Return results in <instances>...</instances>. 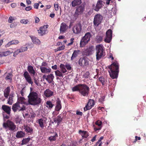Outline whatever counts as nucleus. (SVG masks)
<instances>
[{"instance_id": "1", "label": "nucleus", "mask_w": 146, "mask_h": 146, "mask_svg": "<svg viewBox=\"0 0 146 146\" xmlns=\"http://www.w3.org/2000/svg\"><path fill=\"white\" fill-rule=\"evenodd\" d=\"M119 68V64L117 62L113 63L109 67L110 70L108 71L110 76L112 79L117 77Z\"/></svg>"}, {"instance_id": "2", "label": "nucleus", "mask_w": 146, "mask_h": 146, "mask_svg": "<svg viewBox=\"0 0 146 146\" xmlns=\"http://www.w3.org/2000/svg\"><path fill=\"white\" fill-rule=\"evenodd\" d=\"M28 102L31 105H37L40 103L41 99L38 96L37 93L33 92L28 96Z\"/></svg>"}, {"instance_id": "3", "label": "nucleus", "mask_w": 146, "mask_h": 146, "mask_svg": "<svg viewBox=\"0 0 146 146\" xmlns=\"http://www.w3.org/2000/svg\"><path fill=\"white\" fill-rule=\"evenodd\" d=\"M96 60H99L105 56L104 48L102 45L100 44L96 45Z\"/></svg>"}, {"instance_id": "4", "label": "nucleus", "mask_w": 146, "mask_h": 146, "mask_svg": "<svg viewBox=\"0 0 146 146\" xmlns=\"http://www.w3.org/2000/svg\"><path fill=\"white\" fill-rule=\"evenodd\" d=\"M92 35L90 32H88L85 34V35L81 39L80 42V47H83L90 40Z\"/></svg>"}, {"instance_id": "5", "label": "nucleus", "mask_w": 146, "mask_h": 146, "mask_svg": "<svg viewBox=\"0 0 146 146\" xmlns=\"http://www.w3.org/2000/svg\"><path fill=\"white\" fill-rule=\"evenodd\" d=\"M85 7L84 5L83 4L76 7L75 13L73 15L75 19H76L79 15H81L83 13Z\"/></svg>"}, {"instance_id": "6", "label": "nucleus", "mask_w": 146, "mask_h": 146, "mask_svg": "<svg viewBox=\"0 0 146 146\" xmlns=\"http://www.w3.org/2000/svg\"><path fill=\"white\" fill-rule=\"evenodd\" d=\"M89 90V88L85 85H81L80 87L79 92L81 95L83 96H87Z\"/></svg>"}, {"instance_id": "7", "label": "nucleus", "mask_w": 146, "mask_h": 146, "mask_svg": "<svg viewBox=\"0 0 146 146\" xmlns=\"http://www.w3.org/2000/svg\"><path fill=\"white\" fill-rule=\"evenodd\" d=\"M3 126L4 128L7 127L9 128V129L11 131H14L16 128V126L11 121L8 120L6 123L4 122L3 124Z\"/></svg>"}, {"instance_id": "8", "label": "nucleus", "mask_w": 146, "mask_h": 146, "mask_svg": "<svg viewBox=\"0 0 146 146\" xmlns=\"http://www.w3.org/2000/svg\"><path fill=\"white\" fill-rule=\"evenodd\" d=\"M103 19V17L100 14H97L94 17L93 23L94 25L96 26L101 23Z\"/></svg>"}, {"instance_id": "9", "label": "nucleus", "mask_w": 146, "mask_h": 146, "mask_svg": "<svg viewBox=\"0 0 146 146\" xmlns=\"http://www.w3.org/2000/svg\"><path fill=\"white\" fill-rule=\"evenodd\" d=\"M12 109L14 112H15L17 110L19 111H23L25 110V107L24 105H21L20 104L17 102L13 105Z\"/></svg>"}, {"instance_id": "10", "label": "nucleus", "mask_w": 146, "mask_h": 146, "mask_svg": "<svg viewBox=\"0 0 146 146\" xmlns=\"http://www.w3.org/2000/svg\"><path fill=\"white\" fill-rule=\"evenodd\" d=\"M112 34L111 30L109 29L108 30L106 33V36L104 39L105 42L109 43L112 38Z\"/></svg>"}, {"instance_id": "11", "label": "nucleus", "mask_w": 146, "mask_h": 146, "mask_svg": "<svg viewBox=\"0 0 146 146\" xmlns=\"http://www.w3.org/2000/svg\"><path fill=\"white\" fill-rule=\"evenodd\" d=\"M47 28L48 26L46 25L40 27L39 29L38 30V34L41 36H43L46 34L48 33Z\"/></svg>"}, {"instance_id": "12", "label": "nucleus", "mask_w": 146, "mask_h": 146, "mask_svg": "<svg viewBox=\"0 0 146 146\" xmlns=\"http://www.w3.org/2000/svg\"><path fill=\"white\" fill-rule=\"evenodd\" d=\"M82 30L81 25L77 24L75 25L73 27L72 31L73 33L75 34H78L80 33Z\"/></svg>"}, {"instance_id": "13", "label": "nucleus", "mask_w": 146, "mask_h": 146, "mask_svg": "<svg viewBox=\"0 0 146 146\" xmlns=\"http://www.w3.org/2000/svg\"><path fill=\"white\" fill-rule=\"evenodd\" d=\"M89 59L85 57L80 58L79 61V65L82 66H86L88 64Z\"/></svg>"}, {"instance_id": "14", "label": "nucleus", "mask_w": 146, "mask_h": 146, "mask_svg": "<svg viewBox=\"0 0 146 146\" xmlns=\"http://www.w3.org/2000/svg\"><path fill=\"white\" fill-rule=\"evenodd\" d=\"M94 105V100L92 99L89 100L86 106L84 108V111H85L91 109Z\"/></svg>"}, {"instance_id": "15", "label": "nucleus", "mask_w": 146, "mask_h": 146, "mask_svg": "<svg viewBox=\"0 0 146 146\" xmlns=\"http://www.w3.org/2000/svg\"><path fill=\"white\" fill-rule=\"evenodd\" d=\"M42 78L43 79L46 80L49 83H51L53 81L54 76L53 74H50L47 75H43Z\"/></svg>"}, {"instance_id": "16", "label": "nucleus", "mask_w": 146, "mask_h": 146, "mask_svg": "<svg viewBox=\"0 0 146 146\" xmlns=\"http://www.w3.org/2000/svg\"><path fill=\"white\" fill-rule=\"evenodd\" d=\"M23 76L27 82L29 84H31L32 85L33 82L31 78L29 73L27 71H25L24 72Z\"/></svg>"}, {"instance_id": "17", "label": "nucleus", "mask_w": 146, "mask_h": 146, "mask_svg": "<svg viewBox=\"0 0 146 146\" xmlns=\"http://www.w3.org/2000/svg\"><path fill=\"white\" fill-rule=\"evenodd\" d=\"M67 25L64 23H62L60 24V33L63 34L65 33L68 29Z\"/></svg>"}, {"instance_id": "18", "label": "nucleus", "mask_w": 146, "mask_h": 146, "mask_svg": "<svg viewBox=\"0 0 146 146\" xmlns=\"http://www.w3.org/2000/svg\"><path fill=\"white\" fill-rule=\"evenodd\" d=\"M19 104L21 105L23 104H27L28 102L25 98L23 97H18L17 102Z\"/></svg>"}, {"instance_id": "19", "label": "nucleus", "mask_w": 146, "mask_h": 146, "mask_svg": "<svg viewBox=\"0 0 146 146\" xmlns=\"http://www.w3.org/2000/svg\"><path fill=\"white\" fill-rule=\"evenodd\" d=\"M30 37L34 44L37 45H39L40 44L41 42L37 38L33 36H30Z\"/></svg>"}, {"instance_id": "20", "label": "nucleus", "mask_w": 146, "mask_h": 146, "mask_svg": "<svg viewBox=\"0 0 146 146\" xmlns=\"http://www.w3.org/2000/svg\"><path fill=\"white\" fill-rule=\"evenodd\" d=\"M40 69L41 72L43 73H49L51 70L50 68H47L45 67L40 66Z\"/></svg>"}, {"instance_id": "21", "label": "nucleus", "mask_w": 146, "mask_h": 146, "mask_svg": "<svg viewBox=\"0 0 146 146\" xmlns=\"http://www.w3.org/2000/svg\"><path fill=\"white\" fill-rule=\"evenodd\" d=\"M44 95L46 97H51L53 96V92L50 90L47 89L44 91Z\"/></svg>"}, {"instance_id": "22", "label": "nucleus", "mask_w": 146, "mask_h": 146, "mask_svg": "<svg viewBox=\"0 0 146 146\" xmlns=\"http://www.w3.org/2000/svg\"><path fill=\"white\" fill-rule=\"evenodd\" d=\"M102 122L100 120H98L96 122V125H98V127L97 128L95 126H94V130L95 131L100 130L101 129L102 127Z\"/></svg>"}, {"instance_id": "23", "label": "nucleus", "mask_w": 146, "mask_h": 146, "mask_svg": "<svg viewBox=\"0 0 146 146\" xmlns=\"http://www.w3.org/2000/svg\"><path fill=\"white\" fill-rule=\"evenodd\" d=\"M2 109L7 114L9 115L11 111L10 107L7 105H3L2 106Z\"/></svg>"}, {"instance_id": "24", "label": "nucleus", "mask_w": 146, "mask_h": 146, "mask_svg": "<svg viewBox=\"0 0 146 146\" xmlns=\"http://www.w3.org/2000/svg\"><path fill=\"white\" fill-rule=\"evenodd\" d=\"M102 1L99 0L98 1L96 6L94 8V9L95 11H98L99 9L102 7Z\"/></svg>"}, {"instance_id": "25", "label": "nucleus", "mask_w": 146, "mask_h": 146, "mask_svg": "<svg viewBox=\"0 0 146 146\" xmlns=\"http://www.w3.org/2000/svg\"><path fill=\"white\" fill-rule=\"evenodd\" d=\"M94 51L93 46H91L87 49L85 52L87 56H89L92 54Z\"/></svg>"}, {"instance_id": "26", "label": "nucleus", "mask_w": 146, "mask_h": 146, "mask_svg": "<svg viewBox=\"0 0 146 146\" xmlns=\"http://www.w3.org/2000/svg\"><path fill=\"white\" fill-rule=\"evenodd\" d=\"M82 3L81 0H74L71 3L72 6L73 7L79 5Z\"/></svg>"}, {"instance_id": "27", "label": "nucleus", "mask_w": 146, "mask_h": 146, "mask_svg": "<svg viewBox=\"0 0 146 146\" xmlns=\"http://www.w3.org/2000/svg\"><path fill=\"white\" fill-rule=\"evenodd\" d=\"M10 88L9 86L7 87L4 91V97L7 98L10 92Z\"/></svg>"}, {"instance_id": "28", "label": "nucleus", "mask_w": 146, "mask_h": 146, "mask_svg": "<svg viewBox=\"0 0 146 146\" xmlns=\"http://www.w3.org/2000/svg\"><path fill=\"white\" fill-rule=\"evenodd\" d=\"M79 134L83 138H87L88 136V133L86 131L80 130L79 131Z\"/></svg>"}, {"instance_id": "29", "label": "nucleus", "mask_w": 146, "mask_h": 146, "mask_svg": "<svg viewBox=\"0 0 146 146\" xmlns=\"http://www.w3.org/2000/svg\"><path fill=\"white\" fill-rule=\"evenodd\" d=\"M27 70L30 74L33 75H35L36 72L33 66L31 65L28 66Z\"/></svg>"}, {"instance_id": "30", "label": "nucleus", "mask_w": 146, "mask_h": 146, "mask_svg": "<svg viewBox=\"0 0 146 146\" xmlns=\"http://www.w3.org/2000/svg\"><path fill=\"white\" fill-rule=\"evenodd\" d=\"M80 52L79 50H74L71 57V60H73L78 55L79 52Z\"/></svg>"}, {"instance_id": "31", "label": "nucleus", "mask_w": 146, "mask_h": 146, "mask_svg": "<svg viewBox=\"0 0 146 146\" xmlns=\"http://www.w3.org/2000/svg\"><path fill=\"white\" fill-rule=\"evenodd\" d=\"M62 118L59 115L54 119V122L57 123V125H58L62 120Z\"/></svg>"}, {"instance_id": "32", "label": "nucleus", "mask_w": 146, "mask_h": 146, "mask_svg": "<svg viewBox=\"0 0 146 146\" xmlns=\"http://www.w3.org/2000/svg\"><path fill=\"white\" fill-rule=\"evenodd\" d=\"M25 135V133L21 131H18L16 133V137L17 138H19L24 137Z\"/></svg>"}, {"instance_id": "33", "label": "nucleus", "mask_w": 146, "mask_h": 146, "mask_svg": "<svg viewBox=\"0 0 146 146\" xmlns=\"http://www.w3.org/2000/svg\"><path fill=\"white\" fill-rule=\"evenodd\" d=\"M13 93H11L9 95V97L8 102V103L9 105H11L13 103Z\"/></svg>"}, {"instance_id": "34", "label": "nucleus", "mask_w": 146, "mask_h": 146, "mask_svg": "<svg viewBox=\"0 0 146 146\" xmlns=\"http://www.w3.org/2000/svg\"><path fill=\"white\" fill-rule=\"evenodd\" d=\"M60 71L62 72L63 74H64L67 72L65 67L64 65L63 64H61L60 65Z\"/></svg>"}, {"instance_id": "35", "label": "nucleus", "mask_w": 146, "mask_h": 146, "mask_svg": "<svg viewBox=\"0 0 146 146\" xmlns=\"http://www.w3.org/2000/svg\"><path fill=\"white\" fill-rule=\"evenodd\" d=\"M103 36L98 35L96 37L95 40L98 43L101 42L103 39Z\"/></svg>"}, {"instance_id": "36", "label": "nucleus", "mask_w": 146, "mask_h": 146, "mask_svg": "<svg viewBox=\"0 0 146 146\" xmlns=\"http://www.w3.org/2000/svg\"><path fill=\"white\" fill-rule=\"evenodd\" d=\"M44 121L42 119H40L37 120V122L38 123L40 126L42 128H43L44 127Z\"/></svg>"}, {"instance_id": "37", "label": "nucleus", "mask_w": 146, "mask_h": 146, "mask_svg": "<svg viewBox=\"0 0 146 146\" xmlns=\"http://www.w3.org/2000/svg\"><path fill=\"white\" fill-rule=\"evenodd\" d=\"M24 129L26 132L27 133H31L33 131L32 129L29 126L24 125Z\"/></svg>"}, {"instance_id": "38", "label": "nucleus", "mask_w": 146, "mask_h": 146, "mask_svg": "<svg viewBox=\"0 0 146 146\" xmlns=\"http://www.w3.org/2000/svg\"><path fill=\"white\" fill-rule=\"evenodd\" d=\"M55 74L56 76H58L60 77H63L64 74L62 72L59 70H57L55 71Z\"/></svg>"}, {"instance_id": "39", "label": "nucleus", "mask_w": 146, "mask_h": 146, "mask_svg": "<svg viewBox=\"0 0 146 146\" xmlns=\"http://www.w3.org/2000/svg\"><path fill=\"white\" fill-rule=\"evenodd\" d=\"M60 101H58L57 102L55 110L56 111H59L61 108V106L60 104Z\"/></svg>"}, {"instance_id": "40", "label": "nucleus", "mask_w": 146, "mask_h": 146, "mask_svg": "<svg viewBox=\"0 0 146 146\" xmlns=\"http://www.w3.org/2000/svg\"><path fill=\"white\" fill-rule=\"evenodd\" d=\"M46 107L49 109L52 108L54 105L50 101H47L46 102Z\"/></svg>"}, {"instance_id": "41", "label": "nucleus", "mask_w": 146, "mask_h": 146, "mask_svg": "<svg viewBox=\"0 0 146 146\" xmlns=\"http://www.w3.org/2000/svg\"><path fill=\"white\" fill-rule=\"evenodd\" d=\"M82 84H79L76 86H74L72 88V90L73 92H75L76 91H79V90L80 89V86H81Z\"/></svg>"}, {"instance_id": "42", "label": "nucleus", "mask_w": 146, "mask_h": 146, "mask_svg": "<svg viewBox=\"0 0 146 146\" xmlns=\"http://www.w3.org/2000/svg\"><path fill=\"white\" fill-rule=\"evenodd\" d=\"M30 139L31 138L30 137L24 139L22 141L21 145H23L24 144H26L29 141Z\"/></svg>"}, {"instance_id": "43", "label": "nucleus", "mask_w": 146, "mask_h": 146, "mask_svg": "<svg viewBox=\"0 0 146 146\" xmlns=\"http://www.w3.org/2000/svg\"><path fill=\"white\" fill-rule=\"evenodd\" d=\"M58 137V135L56 133L54 136H51L49 137L48 139L50 141H55L56 139V138Z\"/></svg>"}, {"instance_id": "44", "label": "nucleus", "mask_w": 146, "mask_h": 146, "mask_svg": "<svg viewBox=\"0 0 146 146\" xmlns=\"http://www.w3.org/2000/svg\"><path fill=\"white\" fill-rule=\"evenodd\" d=\"M12 75L10 73H8L5 78V80H12Z\"/></svg>"}, {"instance_id": "45", "label": "nucleus", "mask_w": 146, "mask_h": 146, "mask_svg": "<svg viewBox=\"0 0 146 146\" xmlns=\"http://www.w3.org/2000/svg\"><path fill=\"white\" fill-rule=\"evenodd\" d=\"M20 22L21 23L24 24H27L29 22V20L27 19H23L21 20L20 21Z\"/></svg>"}, {"instance_id": "46", "label": "nucleus", "mask_w": 146, "mask_h": 146, "mask_svg": "<svg viewBox=\"0 0 146 146\" xmlns=\"http://www.w3.org/2000/svg\"><path fill=\"white\" fill-rule=\"evenodd\" d=\"M65 46L64 45L58 47L56 50V51L62 50L65 48Z\"/></svg>"}, {"instance_id": "47", "label": "nucleus", "mask_w": 146, "mask_h": 146, "mask_svg": "<svg viewBox=\"0 0 146 146\" xmlns=\"http://www.w3.org/2000/svg\"><path fill=\"white\" fill-rule=\"evenodd\" d=\"M12 44H19V41L17 40H14L11 41Z\"/></svg>"}, {"instance_id": "48", "label": "nucleus", "mask_w": 146, "mask_h": 146, "mask_svg": "<svg viewBox=\"0 0 146 146\" xmlns=\"http://www.w3.org/2000/svg\"><path fill=\"white\" fill-rule=\"evenodd\" d=\"M19 49L21 52H24L26 51L27 50V47H22Z\"/></svg>"}, {"instance_id": "49", "label": "nucleus", "mask_w": 146, "mask_h": 146, "mask_svg": "<svg viewBox=\"0 0 146 146\" xmlns=\"http://www.w3.org/2000/svg\"><path fill=\"white\" fill-rule=\"evenodd\" d=\"M14 20L15 19L14 17H10L8 20V22L10 23H12Z\"/></svg>"}, {"instance_id": "50", "label": "nucleus", "mask_w": 146, "mask_h": 146, "mask_svg": "<svg viewBox=\"0 0 146 146\" xmlns=\"http://www.w3.org/2000/svg\"><path fill=\"white\" fill-rule=\"evenodd\" d=\"M90 73L88 72H87L84 74V77L85 78H88L90 76Z\"/></svg>"}, {"instance_id": "51", "label": "nucleus", "mask_w": 146, "mask_h": 146, "mask_svg": "<svg viewBox=\"0 0 146 146\" xmlns=\"http://www.w3.org/2000/svg\"><path fill=\"white\" fill-rule=\"evenodd\" d=\"M4 56H6L11 54V52L9 51H7L3 52Z\"/></svg>"}, {"instance_id": "52", "label": "nucleus", "mask_w": 146, "mask_h": 146, "mask_svg": "<svg viewBox=\"0 0 146 146\" xmlns=\"http://www.w3.org/2000/svg\"><path fill=\"white\" fill-rule=\"evenodd\" d=\"M74 38H71L70 39V42L68 44H67V46H70L74 42Z\"/></svg>"}, {"instance_id": "53", "label": "nucleus", "mask_w": 146, "mask_h": 146, "mask_svg": "<svg viewBox=\"0 0 146 146\" xmlns=\"http://www.w3.org/2000/svg\"><path fill=\"white\" fill-rule=\"evenodd\" d=\"M21 51H20V49H18L17 50H16L14 52V55H16L18 54L19 53L21 52Z\"/></svg>"}, {"instance_id": "54", "label": "nucleus", "mask_w": 146, "mask_h": 146, "mask_svg": "<svg viewBox=\"0 0 146 146\" xmlns=\"http://www.w3.org/2000/svg\"><path fill=\"white\" fill-rule=\"evenodd\" d=\"M54 6L55 10L56 11H58L59 9V6L58 4L54 3Z\"/></svg>"}, {"instance_id": "55", "label": "nucleus", "mask_w": 146, "mask_h": 146, "mask_svg": "<svg viewBox=\"0 0 146 146\" xmlns=\"http://www.w3.org/2000/svg\"><path fill=\"white\" fill-rule=\"evenodd\" d=\"M65 67L68 70H70L71 69V67L70 65L69 64H66Z\"/></svg>"}, {"instance_id": "56", "label": "nucleus", "mask_w": 146, "mask_h": 146, "mask_svg": "<svg viewBox=\"0 0 146 146\" xmlns=\"http://www.w3.org/2000/svg\"><path fill=\"white\" fill-rule=\"evenodd\" d=\"M99 80L100 82H101L102 84L103 85L104 82V78L102 77H100L99 78Z\"/></svg>"}, {"instance_id": "57", "label": "nucleus", "mask_w": 146, "mask_h": 146, "mask_svg": "<svg viewBox=\"0 0 146 146\" xmlns=\"http://www.w3.org/2000/svg\"><path fill=\"white\" fill-rule=\"evenodd\" d=\"M34 19H35V22L36 23H37L39 22L40 19L38 17H35Z\"/></svg>"}, {"instance_id": "58", "label": "nucleus", "mask_w": 146, "mask_h": 146, "mask_svg": "<svg viewBox=\"0 0 146 146\" xmlns=\"http://www.w3.org/2000/svg\"><path fill=\"white\" fill-rule=\"evenodd\" d=\"M3 2H5L6 3H9L11 2H13V0H1Z\"/></svg>"}, {"instance_id": "59", "label": "nucleus", "mask_w": 146, "mask_h": 146, "mask_svg": "<svg viewBox=\"0 0 146 146\" xmlns=\"http://www.w3.org/2000/svg\"><path fill=\"white\" fill-rule=\"evenodd\" d=\"M34 82L35 83V84L37 86H39V82H38V79H34Z\"/></svg>"}, {"instance_id": "60", "label": "nucleus", "mask_w": 146, "mask_h": 146, "mask_svg": "<svg viewBox=\"0 0 146 146\" xmlns=\"http://www.w3.org/2000/svg\"><path fill=\"white\" fill-rule=\"evenodd\" d=\"M39 5V4L38 3H35L34 5V8L36 9H38V8Z\"/></svg>"}, {"instance_id": "61", "label": "nucleus", "mask_w": 146, "mask_h": 146, "mask_svg": "<svg viewBox=\"0 0 146 146\" xmlns=\"http://www.w3.org/2000/svg\"><path fill=\"white\" fill-rule=\"evenodd\" d=\"M51 68L53 70H56L57 69V66L56 65H55L52 66L51 67Z\"/></svg>"}, {"instance_id": "62", "label": "nucleus", "mask_w": 146, "mask_h": 146, "mask_svg": "<svg viewBox=\"0 0 146 146\" xmlns=\"http://www.w3.org/2000/svg\"><path fill=\"white\" fill-rule=\"evenodd\" d=\"M32 9V7L31 6H28L26 7L25 9L27 11H29Z\"/></svg>"}, {"instance_id": "63", "label": "nucleus", "mask_w": 146, "mask_h": 146, "mask_svg": "<svg viewBox=\"0 0 146 146\" xmlns=\"http://www.w3.org/2000/svg\"><path fill=\"white\" fill-rule=\"evenodd\" d=\"M11 45H12L11 44V43L10 41L7 44L5 45L6 47H8L10 46Z\"/></svg>"}, {"instance_id": "64", "label": "nucleus", "mask_w": 146, "mask_h": 146, "mask_svg": "<svg viewBox=\"0 0 146 146\" xmlns=\"http://www.w3.org/2000/svg\"><path fill=\"white\" fill-rule=\"evenodd\" d=\"M17 6V4L15 3H13L11 4V6L12 8H14Z\"/></svg>"}]
</instances>
